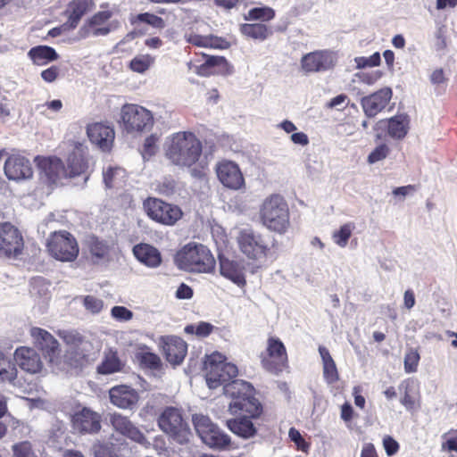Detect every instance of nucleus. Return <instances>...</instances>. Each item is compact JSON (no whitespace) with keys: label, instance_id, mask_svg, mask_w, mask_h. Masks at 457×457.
<instances>
[{"label":"nucleus","instance_id":"obj_57","mask_svg":"<svg viewBox=\"0 0 457 457\" xmlns=\"http://www.w3.org/2000/svg\"><path fill=\"white\" fill-rule=\"evenodd\" d=\"M289 438L291 441H293L298 449L306 452L309 448V445L306 443V441L303 438L300 432L295 428H291L288 432Z\"/></svg>","mask_w":457,"mask_h":457},{"label":"nucleus","instance_id":"obj_47","mask_svg":"<svg viewBox=\"0 0 457 457\" xmlns=\"http://www.w3.org/2000/svg\"><path fill=\"white\" fill-rule=\"evenodd\" d=\"M353 228L351 223L342 225L338 230L333 233L332 238L334 242L337 245L345 247L352 236Z\"/></svg>","mask_w":457,"mask_h":457},{"label":"nucleus","instance_id":"obj_17","mask_svg":"<svg viewBox=\"0 0 457 457\" xmlns=\"http://www.w3.org/2000/svg\"><path fill=\"white\" fill-rule=\"evenodd\" d=\"M337 61L335 53L328 50H317L302 57L301 67L305 73L321 72L333 69Z\"/></svg>","mask_w":457,"mask_h":457},{"label":"nucleus","instance_id":"obj_1","mask_svg":"<svg viewBox=\"0 0 457 457\" xmlns=\"http://www.w3.org/2000/svg\"><path fill=\"white\" fill-rule=\"evenodd\" d=\"M203 144L191 131H179L170 135L165 145V156L174 165L191 168L201 158Z\"/></svg>","mask_w":457,"mask_h":457},{"label":"nucleus","instance_id":"obj_51","mask_svg":"<svg viewBox=\"0 0 457 457\" xmlns=\"http://www.w3.org/2000/svg\"><path fill=\"white\" fill-rule=\"evenodd\" d=\"M356 67L358 69H363L366 67L378 66L381 62L380 54L378 52L374 53L370 57L360 56L354 59Z\"/></svg>","mask_w":457,"mask_h":457},{"label":"nucleus","instance_id":"obj_4","mask_svg":"<svg viewBox=\"0 0 457 457\" xmlns=\"http://www.w3.org/2000/svg\"><path fill=\"white\" fill-rule=\"evenodd\" d=\"M259 218L269 230L284 234L290 226L288 204L280 195H270L261 204Z\"/></svg>","mask_w":457,"mask_h":457},{"label":"nucleus","instance_id":"obj_36","mask_svg":"<svg viewBox=\"0 0 457 457\" xmlns=\"http://www.w3.org/2000/svg\"><path fill=\"white\" fill-rule=\"evenodd\" d=\"M322 360L323 378L328 384H335L339 380V373L329 351L323 345L319 346Z\"/></svg>","mask_w":457,"mask_h":457},{"label":"nucleus","instance_id":"obj_63","mask_svg":"<svg viewBox=\"0 0 457 457\" xmlns=\"http://www.w3.org/2000/svg\"><path fill=\"white\" fill-rule=\"evenodd\" d=\"M290 139L294 144L300 145L302 146L307 145L309 144V137L304 132L293 133L290 137Z\"/></svg>","mask_w":457,"mask_h":457},{"label":"nucleus","instance_id":"obj_16","mask_svg":"<svg viewBox=\"0 0 457 457\" xmlns=\"http://www.w3.org/2000/svg\"><path fill=\"white\" fill-rule=\"evenodd\" d=\"M113 12L110 10L99 11L96 12L81 28L80 35L82 37L106 36L116 29L119 21H109Z\"/></svg>","mask_w":457,"mask_h":457},{"label":"nucleus","instance_id":"obj_42","mask_svg":"<svg viewBox=\"0 0 457 457\" xmlns=\"http://www.w3.org/2000/svg\"><path fill=\"white\" fill-rule=\"evenodd\" d=\"M11 457H39L34 444L29 440L15 442L11 446Z\"/></svg>","mask_w":457,"mask_h":457},{"label":"nucleus","instance_id":"obj_33","mask_svg":"<svg viewBox=\"0 0 457 457\" xmlns=\"http://www.w3.org/2000/svg\"><path fill=\"white\" fill-rule=\"evenodd\" d=\"M124 367L125 362L120 359L117 350L110 348L104 352L101 363L96 367V371L101 375H110L120 372Z\"/></svg>","mask_w":457,"mask_h":457},{"label":"nucleus","instance_id":"obj_31","mask_svg":"<svg viewBox=\"0 0 457 457\" xmlns=\"http://www.w3.org/2000/svg\"><path fill=\"white\" fill-rule=\"evenodd\" d=\"M220 273L239 287L246 285L244 267L240 262L224 256H219Z\"/></svg>","mask_w":457,"mask_h":457},{"label":"nucleus","instance_id":"obj_6","mask_svg":"<svg viewBox=\"0 0 457 457\" xmlns=\"http://www.w3.org/2000/svg\"><path fill=\"white\" fill-rule=\"evenodd\" d=\"M162 431L179 444H187L191 436L188 422L181 408L167 406L157 419Z\"/></svg>","mask_w":457,"mask_h":457},{"label":"nucleus","instance_id":"obj_19","mask_svg":"<svg viewBox=\"0 0 457 457\" xmlns=\"http://www.w3.org/2000/svg\"><path fill=\"white\" fill-rule=\"evenodd\" d=\"M110 422L119 434L145 447L150 445L144 433L127 416L113 413L110 416Z\"/></svg>","mask_w":457,"mask_h":457},{"label":"nucleus","instance_id":"obj_10","mask_svg":"<svg viewBox=\"0 0 457 457\" xmlns=\"http://www.w3.org/2000/svg\"><path fill=\"white\" fill-rule=\"evenodd\" d=\"M24 251L21 230L11 221H0V259L17 260Z\"/></svg>","mask_w":457,"mask_h":457},{"label":"nucleus","instance_id":"obj_38","mask_svg":"<svg viewBox=\"0 0 457 457\" xmlns=\"http://www.w3.org/2000/svg\"><path fill=\"white\" fill-rule=\"evenodd\" d=\"M240 33L253 40L264 41L272 35V30L263 23H244L239 26Z\"/></svg>","mask_w":457,"mask_h":457},{"label":"nucleus","instance_id":"obj_45","mask_svg":"<svg viewBox=\"0 0 457 457\" xmlns=\"http://www.w3.org/2000/svg\"><path fill=\"white\" fill-rule=\"evenodd\" d=\"M154 58L150 54H141L134 57L129 62V68L135 72L143 73L154 63Z\"/></svg>","mask_w":457,"mask_h":457},{"label":"nucleus","instance_id":"obj_60","mask_svg":"<svg viewBox=\"0 0 457 457\" xmlns=\"http://www.w3.org/2000/svg\"><path fill=\"white\" fill-rule=\"evenodd\" d=\"M59 73L60 69L57 66L53 65L41 71V78L44 81L51 83L58 78Z\"/></svg>","mask_w":457,"mask_h":457},{"label":"nucleus","instance_id":"obj_30","mask_svg":"<svg viewBox=\"0 0 457 457\" xmlns=\"http://www.w3.org/2000/svg\"><path fill=\"white\" fill-rule=\"evenodd\" d=\"M235 418L226 421L227 428L238 437L247 440L253 438L258 434V428L253 420L256 419L250 416L235 415Z\"/></svg>","mask_w":457,"mask_h":457},{"label":"nucleus","instance_id":"obj_41","mask_svg":"<svg viewBox=\"0 0 457 457\" xmlns=\"http://www.w3.org/2000/svg\"><path fill=\"white\" fill-rule=\"evenodd\" d=\"M135 356L142 367L159 370L162 366L161 358L156 353L150 352L149 347L145 345L138 347Z\"/></svg>","mask_w":457,"mask_h":457},{"label":"nucleus","instance_id":"obj_56","mask_svg":"<svg viewBox=\"0 0 457 457\" xmlns=\"http://www.w3.org/2000/svg\"><path fill=\"white\" fill-rule=\"evenodd\" d=\"M420 355L417 352L411 351L404 357V370L407 373L415 372L418 368Z\"/></svg>","mask_w":457,"mask_h":457},{"label":"nucleus","instance_id":"obj_46","mask_svg":"<svg viewBox=\"0 0 457 457\" xmlns=\"http://www.w3.org/2000/svg\"><path fill=\"white\" fill-rule=\"evenodd\" d=\"M58 336L70 347L78 348L84 342V337L77 330H62Z\"/></svg>","mask_w":457,"mask_h":457},{"label":"nucleus","instance_id":"obj_26","mask_svg":"<svg viewBox=\"0 0 457 457\" xmlns=\"http://www.w3.org/2000/svg\"><path fill=\"white\" fill-rule=\"evenodd\" d=\"M204 62L195 67V73L201 77L229 75L233 68L224 56L203 54Z\"/></svg>","mask_w":457,"mask_h":457},{"label":"nucleus","instance_id":"obj_37","mask_svg":"<svg viewBox=\"0 0 457 457\" xmlns=\"http://www.w3.org/2000/svg\"><path fill=\"white\" fill-rule=\"evenodd\" d=\"M28 56L37 65H45L59 58L55 49L48 46H37L30 48Z\"/></svg>","mask_w":457,"mask_h":457},{"label":"nucleus","instance_id":"obj_21","mask_svg":"<svg viewBox=\"0 0 457 457\" xmlns=\"http://www.w3.org/2000/svg\"><path fill=\"white\" fill-rule=\"evenodd\" d=\"M71 424L73 429L80 434H95L101 429V416L91 409L84 407L74 412Z\"/></svg>","mask_w":457,"mask_h":457},{"label":"nucleus","instance_id":"obj_43","mask_svg":"<svg viewBox=\"0 0 457 457\" xmlns=\"http://www.w3.org/2000/svg\"><path fill=\"white\" fill-rule=\"evenodd\" d=\"M275 17V11L269 6L252 8L244 15L245 21H260L267 22Z\"/></svg>","mask_w":457,"mask_h":457},{"label":"nucleus","instance_id":"obj_54","mask_svg":"<svg viewBox=\"0 0 457 457\" xmlns=\"http://www.w3.org/2000/svg\"><path fill=\"white\" fill-rule=\"evenodd\" d=\"M0 370V380L2 382L13 383L17 378L18 370L14 363L12 361Z\"/></svg>","mask_w":457,"mask_h":457},{"label":"nucleus","instance_id":"obj_20","mask_svg":"<svg viewBox=\"0 0 457 457\" xmlns=\"http://www.w3.org/2000/svg\"><path fill=\"white\" fill-rule=\"evenodd\" d=\"M87 146L84 143L74 144L72 152L67 159L65 166V179L79 177L88 170Z\"/></svg>","mask_w":457,"mask_h":457},{"label":"nucleus","instance_id":"obj_59","mask_svg":"<svg viewBox=\"0 0 457 457\" xmlns=\"http://www.w3.org/2000/svg\"><path fill=\"white\" fill-rule=\"evenodd\" d=\"M383 445L388 456L395 455L399 451V444L390 436L384 437Z\"/></svg>","mask_w":457,"mask_h":457},{"label":"nucleus","instance_id":"obj_62","mask_svg":"<svg viewBox=\"0 0 457 457\" xmlns=\"http://www.w3.org/2000/svg\"><path fill=\"white\" fill-rule=\"evenodd\" d=\"M353 414H354L353 409L349 403H345L341 406L340 416L344 421H345V422L351 421L353 418Z\"/></svg>","mask_w":457,"mask_h":457},{"label":"nucleus","instance_id":"obj_58","mask_svg":"<svg viewBox=\"0 0 457 457\" xmlns=\"http://www.w3.org/2000/svg\"><path fill=\"white\" fill-rule=\"evenodd\" d=\"M112 315L120 320H129L133 317L132 312L124 306H114L112 309Z\"/></svg>","mask_w":457,"mask_h":457},{"label":"nucleus","instance_id":"obj_34","mask_svg":"<svg viewBox=\"0 0 457 457\" xmlns=\"http://www.w3.org/2000/svg\"><path fill=\"white\" fill-rule=\"evenodd\" d=\"M185 39L187 43L200 47L226 49L229 46L226 39L212 35L202 36L190 32L185 35Z\"/></svg>","mask_w":457,"mask_h":457},{"label":"nucleus","instance_id":"obj_7","mask_svg":"<svg viewBox=\"0 0 457 457\" xmlns=\"http://www.w3.org/2000/svg\"><path fill=\"white\" fill-rule=\"evenodd\" d=\"M143 210L150 220L169 227L176 225L184 214L179 205L152 196L143 201Z\"/></svg>","mask_w":457,"mask_h":457},{"label":"nucleus","instance_id":"obj_25","mask_svg":"<svg viewBox=\"0 0 457 457\" xmlns=\"http://www.w3.org/2000/svg\"><path fill=\"white\" fill-rule=\"evenodd\" d=\"M392 95L390 87H384L370 96L362 97L361 104L365 115L373 118L382 112L389 104Z\"/></svg>","mask_w":457,"mask_h":457},{"label":"nucleus","instance_id":"obj_27","mask_svg":"<svg viewBox=\"0 0 457 457\" xmlns=\"http://www.w3.org/2000/svg\"><path fill=\"white\" fill-rule=\"evenodd\" d=\"M110 402L120 409H132L139 401L138 392L129 385H117L109 390Z\"/></svg>","mask_w":457,"mask_h":457},{"label":"nucleus","instance_id":"obj_64","mask_svg":"<svg viewBox=\"0 0 457 457\" xmlns=\"http://www.w3.org/2000/svg\"><path fill=\"white\" fill-rule=\"evenodd\" d=\"M175 187H176V184H175L174 180H166V181H163L162 183L159 184L158 191L161 194L168 195L174 192Z\"/></svg>","mask_w":457,"mask_h":457},{"label":"nucleus","instance_id":"obj_5","mask_svg":"<svg viewBox=\"0 0 457 457\" xmlns=\"http://www.w3.org/2000/svg\"><path fill=\"white\" fill-rule=\"evenodd\" d=\"M204 370L206 384L211 389L222 386L225 390V386L235 381L238 374L237 367L228 362L227 358L218 352L206 356Z\"/></svg>","mask_w":457,"mask_h":457},{"label":"nucleus","instance_id":"obj_52","mask_svg":"<svg viewBox=\"0 0 457 457\" xmlns=\"http://www.w3.org/2000/svg\"><path fill=\"white\" fill-rule=\"evenodd\" d=\"M442 449L457 453V429H451L443 435Z\"/></svg>","mask_w":457,"mask_h":457},{"label":"nucleus","instance_id":"obj_12","mask_svg":"<svg viewBox=\"0 0 457 457\" xmlns=\"http://www.w3.org/2000/svg\"><path fill=\"white\" fill-rule=\"evenodd\" d=\"M262 367L270 373L279 374L289 367L288 354L284 343L277 337L267 339L266 348L260 353Z\"/></svg>","mask_w":457,"mask_h":457},{"label":"nucleus","instance_id":"obj_9","mask_svg":"<svg viewBox=\"0 0 457 457\" xmlns=\"http://www.w3.org/2000/svg\"><path fill=\"white\" fill-rule=\"evenodd\" d=\"M154 123L151 111L136 104H125L120 110V124L127 133L150 130Z\"/></svg>","mask_w":457,"mask_h":457},{"label":"nucleus","instance_id":"obj_61","mask_svg":"<svg viewBox=\"0 0 457 457\" xmlns=\"http://www.w3.org/2000/svg\"><path fill=\"white\" fill-rule=\"evenodd\" d=\"M193 295V289L185 283L180 284L176 292V297L179 299H190Z\"/></svg>","mask_w":457,"mask_h":457},{"label":"nucleus","instance_id":"obj_32","mask_svg":"<svg viewBox=\"0 0 457 457\" xmlns=\"http://www.w3.org/2000/svg\"><path fill=\"white\" fill-rule=\"evenodd\" d=\"M135 257L143 264L150 268H156L162 263L160 251L145 243H140L133 247Z\"/></svg>","mask_w":457,"mask_h":457},{"label":"nucleus","instance_id":"obj_3","mask_svg":"<svg viewBox=\"0 0 457 457\" xmlns=\"http://www.w3.org/2000/svg\"><path fill=\"white\" fill-rule=\"evenodd\" d=\"M177 265L186 271L195 273H212L215 270L216 261L211 250L199 243L189 242L176 254Z\"/></svg>","mask_w":457,"mask_h":457},{"label":"nucleus","instance_id":"obj_11","mask_svg":"<svg viewBox=\"0 0 457 457\" xmlns=\"http://www.w3.org/2000/svg\"><path fill=\"white\" fill-rule=\"evenodd\" d=\"M46 249L53 258L63 262L75 261L79 253L77 239L66 230L52 233L47 239Z\"/></svg>","mask_w":457,"mask_h":457},{"label":"nucleus","instance_id":"obj_44","mask_svg":"<svg viewBox=\"0 0 457 457\" xmlns=\"http://www.w3.org/2000/svg\"><path fill=\"white\" fill-rule=\"evenodd\" d=\"M130 22L131 24L144 22L156 29H163L165 27V22L161 17L149 12L139 13L132 16L130 18Z\"/></svg>","mask_w":457,"mask_h":457},{"label":"nucleus","instance_id":"obj_50","mask_svg":"<svg viewBox=\"0 0 457 457\" xmlns=\"http://www.w3.org/2000/svg\"><path fill=\"white\" fill-rule=\"evenodd\" d=\"M390 149L386 144H380L376 146L368 155L367 162L370 164L382 161L387 157Z\"/></svg>","mask_w":457,"mask_h":457},{"label":"nucleus","instance_id":"obj_22","mask_svg":"<svg viewBox=\"0 0 457 457\" xmlns=\"http://www.w3.org/2000/svg\"><path fill=\"white\" fill-rule=\"evenodd\" d=\"M87 134L91 143L103 152L111 151L115 138L112 126L104 122H96L87 127Z\"/></svg>","mask_w":457,"mask_h":457},{"label":"nucleus","instance_id":"obj_39","mask_svg":"<svg viewBox=\"0 0 457 457\" xmlns=\"http://www.w3.org/2000/svg\"><path fill=\"white\" fill-rule=\"evenodd\" d=\"M93 4V2H90ZM89 2H70L66 10L67 23L70 28L75 29L81 18L90 10Z\"/></svg>","mask_w":457,"mask_h":457},{"label":"nucleus","instance_id":"obj_55","mask_svg":"<svg viewBox=\"0 0 457 457\" xmlns=\"http://www.w3.org/2000/svg\"><path fill=\"white\" fill-rule=\"evenodd\" d=\"M94 457H121L118 454L112 445L97 444L94 445Z\"/></svg>","mask_w":457,"mask_h":457},{"label":"nucleus","instance_id":"obj_49","mask_svg":"<svg viewBox=\"0 0 457 457\" xmlns=\"http://www.w3.org/2000/svg\"><path fill=\"white\" fill-rule=\"evenodd\" d=\"M159 140L160 137L156 134H151L145 139L142 148L144 158H150L157 153Z\"/></svg>","mask_w":457,"mask_h":457},{"label":"nucleus","instance_id":"obj_2","mask_svg":"<svg viewBox=\"0 0 457 457\" xmlns=\"http://www.w3.org/2000/svg\"><path fill=\"white\" fill-rule=\"evenodd\" d=\"M225 395L231 398L228 411L232 415L250 416L261 419L264 408L255 396V389L251 383L245 380H235L225 386Z\"/></svg>","mask_w":457,"mask_h":457},{"label":"nucleus","instance_id":"obj_13","mask_svg":"<svg viewBox=\"0 0 457 457\" xmlns=\"http://www.w3.org/2000/svg\"><path fill=\"white\" fill-rule=\"evenodd\" d=\"M240 251L261 268L270 254V248L264 237L253 230H242L237 237Z\"/></svg>","mask_w":457,"mask_h":457},{"label":"nucleus","instance_id":"obj_35","mask_svg":"<svg viewBox=\"0 0 457 457\" xmlns=\"http://www.w3.org/2000/svg\"><path fill=\"white\" fill-rule=\"evenodd\" d=\"M87 247L94 263L109 259L111 247L105 240L92 235L87 240Z\"/></svg>","mask_w":457,"mask_h":457},{"label":"nucleus","instance_id":"obj_29","mask_svg":"<svg viewBox=\"0 0 457 457\" xmlns=\"http://www.w3.org/2000/svg\"><path fill=\"white\" fill-rule=\"evenodd\" d=\"M162 352L168 362L172 365L180 364L187 352L186 342L179 337H166L162 338Z\"/></svg>","mask_w":457,"mask_h":457},{"label":"nucleus","instance_id":"obj_24","mask_svg":"<svg viewBox=\"0 0 457 457\" xmlns=\"http://www.w3.org/2000/svg\"><path fill=\"white\" fill-rule=\"evenodd\" d=\"M410 117L406 113H399L389 119H383L377 122L378 129H386L387 135L395 140H403L410 130Z\"/></svg>","mask_w":457,"mask_h":457},{"label":"nucleus","instance_id":"obj_48","mask_svg":"<svg viewBox=\"0 0 457 457\" xmlns=\"http://www.w3.org/2000/svg\"><path fill=\"white\" fill-rule=\"evenodd\" d=\"M214 329V326L209 322L201 321L197 325H187L185 328V332L187 334H195L200 337H206Z\"/></svg>","mask_w":457,"mask_h":457},{"label":"nucleus","instance_id":"obj_28","mask_svg":"<svg viewBox=\"0 0 457 457\" xmlns=\"http://www.w3.org/2000/svg\"><path fill=\"white\" fill-rule=\"evenodd\" d=\"M13 357L17 365L29 373H38L43 369L41 357L32 347H18L14 352Z\"/></svg>","mask_w":457,"mask_h":457},{"label":"nucleus","instance_id":"obj_53","mask_svg":"<svg viewBox=\"0 0 457 457\" xmlns=\"http://www.w3.org/2000/svg\"><path fill=\"white\" fill-rule=\"evenodd\" d=\"M85 308L91 313H99L104 308L103 300L93 295H86L83 299Z\"/></svg>","mask_w":457,"mask_h":457},{"label":"nucleus","instance_id":"obj_15","mask_svg":"<svg viewBox=\"0 0 457 457\" xmlns=\"http://www.w3.org/2000/svg\"><path fill=\"white\" fill-rule=\"evenodd\" d=\"M32 343L49 362H57L61 356L60 344L47 330L32 327L29 330Z\"/></svg>","mask_w":457,"mask_h":457},{"label":"nucleus","instance_id":"obj_23","mask_svg":"<svg viewBox=\"0 0 457 457\" xmlns=\"http://www.w3.org/2000/svg\"><path fill=\"white\" fill-rule=\"evenodd\" d=\"M5 176L11 180L30 179L33 170L29 159L20 154H12L7 157L4 166Z\"/></svg>","mask_w":457,"mask_h":457},{"label":"nucleus","instance_id":"obj_14","mask_svg":"<svg viewBox=\"0 0 457 457\" xmlns=\"http://www.w3.org/2000/svg\"><path fill=\"white\" fill-rule=\"evenodd\" d=\"M40 179L48 187L58 185L62 179H65V165L57 156H37L35 158Z\"/></svg>","mask_w":457,"mask_h":457},{"label":"nucleus","instance_id":"obj_40","mask_svg":"<svg viewBox=\"0 0 457 457\" xmlns=\"http://www.w3.org/2000/svg\"><path fill=\"white\" fill-rule=\"evenodd\" d=\"M127 179V171L120 166H109L103 171V180L107 188L122 187Z\"/></svg>","mask_w":457,"mask_h":457},{"label":"nucleus","instance_id":"obj_18","mask_svg":"<svg viewBox=\"0 0 457 457\" xmlns=\"http://www.w3.org/2000/svg\"><path fill=\"white\" fill-rule=\"evenodd\" d=\"M216 174L220 182L227 188L239 190L245 187V178L239 166L228 160L219 162L216 165Z\"/></svg>","mask_w":457,"mask_h":457},{"label":"nucleus","instance_id":"obj_8","mask_svg":"<svg viewBox=\"0 0 457 457\" xmlns=\"http://www.w3.org/2000/svg\"><path fill=\"white\" fill-rule=\"evenodd\" d=\"M193 423L202 441L210 448L228 450L231 445L230 436L214 424L212 420L203 414H195Z\"/></svg>","mask_w":457,"mask_h":457}]
</instances>
